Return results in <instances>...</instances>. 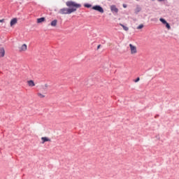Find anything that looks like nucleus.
<instances>
[{"label": "nucleus", "instance_id": "obj_26", "mask_svg": "<svg viewBox=\"0 0 179 179\" xmlns=\"http://www.w3.org/2000/svg\"><path fill=\"white\" fill-rule=\"evenodd\" d=\"M108 1H111V0H108Z\"/></svg>", "mask_w": 179, "mask_h": 179}, {"label": "nucleus", "instance_id": "obj_12", "mask_svg": "<svg viewBox=\"0 0 179 179\" xmlns=\"http://www.w3.org/2000/svg\"><path fill=\"white\" fill-rule=\"evenodd\" d=\"M120 26H121L123 28V29H124L125 31H128V30H129V28L128 27H127L121 23L120 24Z\"/></svg>", "mask_w": 179, "mask_h": 179}, {"label": "nucleus", "instance_id": "obj_2", "mask_svg": "<svg viewBox=\"0 0 179 179\" xmlns=\"http://www.w3.org/2000/svg\"><path fill=\"white\" fill-rule=\"evenodd\" d=\"M92 9L93 10H96V12H99V13H104V8L100 5L93 6Z\"/></svg>", "mask_w": 179, "mask_h": 179}, {"label": "nucleus", "instance_id": "obj_13", "mask_svg": "<svg viewBox=\"0 0 179 179\" xmlns=\"http://www.w3.org/2000/svg\"><path fill=\"white\" fill-rule=\"evenodd\" d=\"M164 24L168 30H170V29H171V27L170 26V24L169 22H166V23H165Z\"/></svg>", "mask_w": 179, "mask_h": 179}, {"label": "nucleus", "instance_id": "obj_24", "mask_svg": "<svg viewBox=\"0 0 179 179\" xmlns=\"http://www.w3.org/2000/svg\"><path fill=\"white\" fill-rule=\"evenodd\" d=\"M45 87H48V85L47 84L45 85Z\"/></svg>", "mask_w": 179, "mask_h": 179}, {"label": "nucleus", "instance_id": "obj_22", "mask_svg": "<svg viewBox=\"0 0 179 179\" xmlns=\"http://www.w3.org/2000/svg\"><path fill=\"white\" fill-rule=\"evenodd\" d=\"M123 8H127V4H123Z\"/></svg>", "mask_w": 179, "mask_h": 179}, {"label": "nucleus", "instance_id": "obj_21", "mask_svg": "<svg viewBox=\"0 0 179 179\" xmlns=\"http://www.w3.org/2000/svg\"><path fill=\"white\" fill-rule=\"evenodd\" d=\"M101 47V45H99L98 46H97V50H99V48Z\"/></svg>", "mask_w": 179, "mask_h": 179}, {"label": "nucleus", "instance_id": "obj_11", "mask_svg": "<svg viewBox=\"0 0 179 179\" xmlns=\"http://www.w3.org/2000/svg\"><path fill=\"white\" fill-rule=\"evenodd\" d=\"M57 23H58V20H52V21L50 22V25H51L52 27H55V26H57Z\"/></svg>", "mask_w": 179, "mask_h": 179}, {"label": "nucleus", "instance_id": "obj_1", "mask_svg": "<svg viewBox=\"0 0 179 179\" xmlns=\"http://www.w3.org/2000/svg\"><path fill=\"white\" fill-rule=\"evenodd\" d=\"M66 6L68 8H61L59 13L61 15H71V13H73V12H76V9L81 8L82 5L80 3H76L75 1H67L66 3Z\"/></svg>", "mask_w": 179, "mask_h": 179}, {"label": "nucleus", "instance_id": "obj_18", "mask_svg": "<svg viewBox=\"0 0 179 179\" xmlns=\"http://www.w3.org/2000/svg\"><path fill=\"white\" fill-rule=\"evenodd\" d=\"M137 29H143V24L138 25Z\"/></svg>", "mask_w": 179, "mask_h": 179}, {"label": "nucleus", "instance_id": "obj_16", "mask_svg": "<svg viewBox=\"0 0 179 179\" xmlns=\"http://www.w3.org/2000/svg\"><path fill=\"white\" fill-rule=\"evenodd\" d=\"M85 8H92V4L90 3H85L84 4Z\"/></svg>", "mask_w": 179, "mask_h": 179}, {"label": "nucleus", "instance_id": "obj_20", "mask_svg": "<svg viewBox=\"0 0 179 179\" xmlns=\"http://www.w3.org/2000/svg\"><path fill=\"white\" fill-rule=\"evenodd\" d=\"M4 21H5L4 19L0 20V23H3Z\"/></svg>", "mask_w": 179, "mask_h": 179}, {"label": "nucleus", "instance_id": "obj_9", "mask_svg": "<svg viewBox=\"0 0 179 179\" xmlns=\"http://www.w3.org/2000/svg\"><path fill=\"white\" fill-rule=\"evenodd\" d=\"M28 85L31 87H33L34 86H36V84L34 83V81H33V80H30L28 81Z\"/></svg>", "mask_w": 179, "mask_h": 179}, {"label": "nucleus", "instance_id": "obj_5", "mask_svg": "<svg viewBox=\"0 0 179 179\" xmlns=\"http://www.w3.org/2000/svg\"><path fill=\"white\" fill-rule=\"evenodd\" d=\"M17 23V18H13L10 22V27H12V26L16 24Z\"/></svg>", "mask_w": 179, "mask_h": 179}, {"label": "nucleus", "instance_id": "obj_14", "mask_svg": "<svg viewBox=\"0 0 179 179\" xmlns=\"http://www.w3.org/2000/svg\"><path fill=\"white\" fill-rule=\"evenodd\" d=\"M141 10L142 8H141L140 7H136L135 13L136 14L139 13V12H141Z\"/></svg>", "mask_w": 179, "mask_h": 179}, {"label": "nucleus", "instance_id": "obj_3", "mask_svg": "<svg viewBox=\"0 0 179 179\" xmlns=\"http://www.w3.org/2000/svg\"><path fill=\"white\" fill-rule=\"evenodd\" d=\"M129 47H130L131 52L132 54H136V47L132 44H129Z\"/></svg>", "mask_w": 179, "mask_h": 179}, {"label": "nucleus", "instance_id": "obj_23", "mask_svg": "<svg viewBox=\"0 0 179 179\" xmlns=\"http://www.w3.org/2000/svg\"><path fill=\"white\" fill-rule=\"evenodd\" d=\"M157 1H159V2H163V1L164 0H157Z\"/></svg>", "mask_w": 179, "mask_h": 179}, {"label": "nucleus", "instance_id": "obj_8", "mask_svg": "<svg viewBox=\"0 0 179 179\" xmlns=\"http://www.w3.org/2000/svg\"><path fill=\"white\" fill-rule=\"evenodd\" d=\"M0 57H5V49L3 48H0Z\"/></svg>", "mask_w": 179, "mask_h": 179}, {"label": "nucleus", "instance_id": "obj_19", "mask_svg": "<svg viewBox=\"0 0 179 179\" xmlns=\"http://www.w3.org/2000/svg\"><path fill=\"white\" fill-rule=\"evenodd\" d=\"M139 80H141V78H140L139 77H138V78H136V80H134V82H135L136 83H137V82H138Z\"/></svg>", "mask_w": 179, "mask_h": 179}, {"label": "nucleus", "instance_id": "obj_7", "mask_svg": "<svg viewBox=\"0 0 179 179\" xmlns=\"http://www.w3.org/2000/svg\"><path fill=\"white\" fill-rule=\"evenodd\" d=\"M27 50V45L26 44H23L20 49V51H26Z\"/></svg>", "mask_w": 179, "mask_h": 179}, {"label": "nucleus", "instance_id": "obj_25", "mask_svg": "<svg viewBox=\"0 0 179 179\" xmlns=\"http://www.w3.org/2000/svg\"><path fill=\"white\" fill-rule=\"evenodd\" d=\"M137 2H139V1H141V0H136Z\"/></svg>", "mask_w": 179, "mask_h": 179}, {"label": "nucleus", "instance_id": "obj_10", "mask_svg": "<svg viewBox=\"0 0 179 179\" xmlns=\"http://www.w3.org/2000/svg\"><path fill=\"white\" fill-rule=\"evenodd\" d=\"M43 22H45V17H42L37 19V23H43Z\"/></svg>", "mask_w": 179, "mask_h": 179}, {"label": "nucleus", "instance_id": "obj_17", "mask_svg": "<svg viewBox=\"0 0 179 179\" xmlns=\"http://www.w3.org/2000/svg\"><path fill=\"white\" fill-rule=\"evenodd\" d=\"M38 96H39V97H41V99H43V97H45V96H44L43 94H42L41 93H38Z\"/></svg>", "mask_w": 179, "mask_h": 179}, {"label": "nucleus", "instance_id": "obj_6", "mask_svg": "<svg viewBox=\"0 0 179 179\" xmlns=\"http://www.w3.org/2000/svg\"><path fill=\"white\" fill-rule=\"evenodd\" d=\"M42 143H45V142H50V138L48 137H42L41 138Z\"/></svg>", "mask_w": 179, "mask_h": 179}, {"label": "nucleus", "instance_id": "obj_4", "mask_svg": "<svg viewBox=\"0 0 179 179\" xmlns=\"http://www.w3.org/2000/svg\"><path fill=\"white\" fill-rule=\"evenodd\" d=\"M111 12H114L115 13H118V8L115 5L110 6Z\"/></svg>", "mask_w": 179, "mask_h": 179}, {"label": "nucleus", "instance_id": "obj_15", "mask_svg": "<svg viewBox=\"0 0 179 179\" xmlns=\"http://www.w3.org/2000/svg\"><path fill=\"white\" fill-rule=\"evenodd\" d=\"M159 21L162 22L163 24L167 23V21L164 18H159Z\"/></svg>", "mask_w": 179, "mask_h": 179}]
</instances>
